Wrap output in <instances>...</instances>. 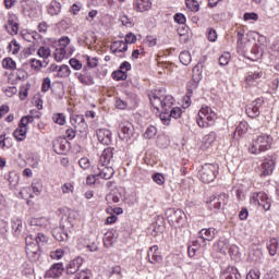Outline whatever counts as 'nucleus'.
Returning <instances> with one entry per match:
<instances>
[{"mask_svg": "<svg viewBox=\"0 0 279 279\" xmlns=\"http://www.w3.org/2000/svg\"><path fill=\"white\" fill-rule=\"evenodd\" d=\"M271 143L274 138L269 134H260L253 138L251 146L248 147L250 154L258 155L267 149H271Z\"/></svg>", "mask_w": 279, "mask_h": 279, "instance_id": "nucleus-1", "label": "nucleus"}, {"mask_svg": "<svg viewBox=\"0 0 279 279\" xmlns=\"http://www.w3.org/2000/svg\"><path fill=\"white\" fill-rule=\"evenodd\" d=\"M171 117H175V108L173 107V97L163 96L162 109L159 114V119L162 121L163 125H169L171 123Z\"/></svg>", "mask_w": 279, "mask_h": 279, "instance_id": "nucleus-2", "label": "nucleus"}, {"mask_svg": "<svg viewBox=\"0 0 279 279\" xmlns=\"http://www.w3.org/2000/svg\"><path fill=\"white\" fill-rule=\"evenodd\" d=\"M217 119V113L209 107H202L196 117L198 128H210Z\"/></svg>", "mask_w": 279, "mask_h": 279, "instance_id": "nucleus-3", "label": "nucleus"}, {"mask_svg": "<svg viewBox=\"0 0 279 279\" xmlns=\"http://www.w3.org/2000/svg\"><path fill=\"white\" fill-rule=\"evenodd\" d=\"M217 175H219V165L217 163H205L199 170V178L204 184L215 182Z\"/></svg>", "mask_w": 279, "mask_h": 279, "instance_id": "nucleus-4", "label": "nucleus"}, {"mask_svg": "<svg viewBox=\"0 0 279 279\" xmlns=\"http://www.w3.org/2000/svg\"><path fill=\"white\" fill-rule=\"evenodd\" d=\"M29 123H34V117H22L17 128L13 132V138H15V141L21 143L27 138V132H29Z\"/></svg>", "mask_w": 279, "mask_h": 279, "instance_id": "nucleus-5", "label": "nucleus"}, {"mask_svg": "<svg viewBox=\"0 0 279 279\" xmlns=\"http://www.w3.org/2000/svg\"><path fill=\"white\" fill-rule=\"evenodd\" d=\"M215 236H217V229L215 228H207L202 229L198 232L196 240L193 242L194 247H206L210 241H215Z\"/></svg>", "mask_w": 279, "mask_h": 279, "instance_id": "nucleus-6", "label": "nucleus"}, {"mask_svg": "<svg viewBox=\"0 0 279 279\" xmlns=\"http://www.w3.org/2000/svg\"><path fill=\"white\" fill-rule=\"evenodd\" d=\"M25 243L27 257L31 258V260H38V258H40V246L34 241V235H27Z\"/></svg>", "mask_w": 279, "mask_h": 279, "instance_id": "nucleus-7", "label": "nucleus"}, {"mask_svg": "<svg viewBox=\"0 0 279 279\" xmlns=\"http://www.w3.org/2000/svg\"><path fill=\"white\" fill-rule=\"evenodd\" d=\"M93 173L102 180H110L114 175V169L108 165L98 163L92 167Z\"/></svg>", "mask_w": 279, "mask_h": 279, "instance_id": "nucleus-8", "label": "nucleus"}, {"mask_svg": "<svg viewBox=\"0 0 279 279\" xmlns=\"http://www.w3.org/2000/svg\"><path fill=\"white\" fill-rule=\"evenodd\" d=\"M105 213L109 215L105 219V226H114L117 221H119L118 215H123V208L122 207H114V206H108L105 209Z\"/></svg>", "mask_w": 279, "mask_h": 279, "instance_id": "nucleus-9", "label": "nucleus"}, {"mask_svg": "<svg viewBox=\"0 0 279 279\" xmlns=\"http://www.w3.org/2000/svg\"><path fill=\"white\" fill-rule=\"evenodd\" d=\"M274 169H276V161L274 159H265L256 171L260 178H267V175L274 173Z\"/></svg>", "mask_w": 279, "mask_h": 279, "instance_id": "nucleus-10", "label": "nucleus"}, {"mask_svg": "<svg viewBox=\"0 0 279 279\" xmlns=\"http://www.w3.org/2000/svg\"><path fill=\"white\" fill-rule=\"evenodd\" d=\"M264 100L263 98H257L246 106V114L251 119H256L260 117V108H263Z\"/></svg>", "mask_w": 279, "mask_h": 279, "instance_id": "nucleus-11", "label": "nucleus"}, {"mask_svg": "<svg viewBox=\"0 0 279 279\" xmlns=\"http://www.w3.org/2000/svg\"><path fill=\"white\" fill-rule=\"evenodd\" d=\"M252 199L253 204H258L264 210H271V198L264 192L254 193Z\"/></svg>", "mask_w": 279, "mask_h": 279, "instance_id": "nucleus-12", "label": "nucleus"}, {"mask_svg": "<svg viewBox=\"0 0 279 279\" xmlns=\"http://www.w3.org/2000/svg\"><path fill=\"white\" fill-rule=\"evenodd\" d=\"M148 97L153 108L157 110V112H161L162 114V101L165 98V95H162V90L150 92Z\"/></svg>", "mask_w": 279, "mask_h": 279, "instance_id": "nucleus-13", "label": "nucleus"}, {"mask_svg": "<svg viewBox=\"0 0 279 279\" xmlns=\"http://www.w3.org/2000/svg\"><path fill=\"white\" fill-rule=\"evenodd\" d=\"M71 125L75 128L81 134L88 130V123L84 119V114H75L70 119Z\"/></svg>", "mask_w": 279, "mask_h": 279, "instance_id": "nucleus-14", "label": "nucleus"}, {"mask_svg": "<svg viewBox=\"0 0 279 279\" xmlns=\"http://www.w3.org/2000/svg\"><path fill=\"white\" fill-rule=\"evenodd\" d=\"M151 0H133L132 8L134 12L143 14L145 12H149L153 8Z\"/></svg>", "mask_w": 279, "mask_h": 279, "instance_id": "nucleus-15", "label": "nucleus"}, {"mask_svg": "<svg viewBox=\"0 0 279 279\" xmlns=\"http://www.w3.org/2000/svg\"><path fill=\"white\" fill-rule=\"evenodd\" d=\"M4 27L10 36H16L19 34V17L15 14H9Z\"/></svg>", "mask_w": 279, "mask_h": 279, "instance_id": "nucleus-16", "label": "nucleus"}, {"mask_svg": "<svg viewBox=\"0 0 279 279\" xmlns=\"http://www.w3.org/2000/svg\"><path fill=\"white\" fill-rule=\"evenodd\" d=\"M132 134H134L132 123L122 122L119 124V138H121V141H130V138H132Z\"/></svg>", "mask_w": 279, "mask_h": 279, "instance_id": "nucleus-17", "label": "nucleus"}, {"mask_svg": "<svg viewBox=\"0 0 279 279\" xmlns=\"http://www.w3.org/2000/svg\"><path fill=\"white\" fill-rule=\"evenodd\" d=\"M147 259L151 265H158L162 263V255H160V251H158V245H153L148 248Z\"/></svg>", "mask_w": 279, "mask_h": 279, "instance_id": "nucleus-18", "label": "nucleus"}, {"mask_svg": "<svg viewBox=\"0 0 279 279\" xmlns=\"http://www.w3.org/2000/svg\"><path fill=\"white\" fill-rule=\"evenodd\" d=\"M110 51L114 53V56H119V58H125L123 54L128 51V44L123 40L113 41L110 46Z\"/></svg>", "mask_w": 279, "mask_h": 279, "instance_id": "nucleus-19", "label": "nucleus"}, {"mask_svg": "<svg viewBox=\"0 0 279 279\" xmlns=\"http://www.w3.org/2000/svg\"><path fill=\"white\" fill-rule=\"evenodd\" d=\"M96 135L101 145H110L112 143V133L108 129H98Z\"/></svg>", "mask_w": 279, "mask_h": 279, "instance_id": "nucleus-20", "label": "nucleus"}, {"mask_svg": "<svg viewBox=\"0 0 279 279\" xmlns=\"http://www.w3.org/2000/svg\"><path fill=\"white\" fill-rule=\"evenodd\" d=\"M83 263H84V259H82V257H76L72 259L65 268V272L68 274V276H73V274H77Z\"/></svg>", "mask_w": 279, "mask_h": 279, "instance_id": "nucleus-21", "label": "nucleus"}, {"mask_svg": "<svg viewBox=\"0 0 279 279\" xmlns=\"http://www.w3.org/2000/svg\"><path fill=\"white\" fill-rule=\"evenodd\" d=\"M64 272V264L56 263L53 264L48 270L47 276L48 278H60Z\"/></svg>", "mask_w": 279, "mask_h": 279, "instance_id": "nucleus-22", "label": "nucleus"}, {"mask_svg": "<svg viewBox=\"0 0 279 279\" xmlns=\"http://www.w3.org/2000/svg\"><path fill=\"white\" fill-rule=\"evenodd\" d=\"M112 158H114V148L107 147L102 150L98 165H110Z\"/></svg>", "mask_w": 279, "mask_h": 279, "instance_id": "nucleus-23", "label": "nucleus"}, {"mask_svg": "<svg viewBox=\"0 0 279 279\" xmlns=\"http://www.w3.org/2000/svg\"><path fill=\"white\" fill-rule=\"evenodd\" d=\"M75 77H77L78 82L84 86H93V84H95L93 75L86 72V70H84V73L76 72Z\"/></svg>", "mask_w": 279, "mask_h": 279, "instance_id": "nucleus-24", "label": "nucleus"}, {"mask_svg": "<svg viewBox=\"0 0 279 279\" xmlns=\"http://www.w3.org/2000/svg\"><path fill=\"white\" fill-rule=\"evenodd\" d=\"M230 248V242L228 239H220L214 244V252H218L219 254H227Z\"/></svg>", "mask_w": 279, "mask_h": 279, "instance_id": "nucleus-25", "label": "nucleus"}, {"mask_svg": "<svg viewBox=\"0 0 279 279\" xmlns=\"http://www.w3.org/2000/svg\"><path fill=\"white\" fill-rule=\"evenodd\" d=\"M177 32L180 43H189V27L186 24L177 25Z\"/></svg>", "mask_w": 279, "mask_h": 279, "instance_id": "nucleus-26", "label": "nucleus"}, {"mask_svg": "<svg viewBox=\"0 0 279 279\" xmlns=\"http://www.w3.org/2000/svg\"><path fill=\"white\" fill-rule=\"evenodd\" d=\"M149 230L151 236H158V234L165 232V222H162V220H157L150 225Z\"/></svg>", "mask_w": 279, "mask_h": 279, "instance_id": "nucleus-27", "label": "nucleus"}, {"mask_svg": "<svg viewBox=\"0 0 279 279\" xmlns=\"http://www.w3.org/2000/svg\"><path fill=\"white\" fill-rule=\"evenodd\" d=\"M225 279H241V272L234 266H229L222 271Z\"/></svg>", "mask_w": 279, "mask_h": 279, "instance_id": "nucleus-28", "label": "nucleus"}, {"mask_svg": "<svg viewBox=\"0 0 279 279\" xmlns=\"http://www.w3.org/2000/svg\"><path fill=\"white\" fill-rule=\"evenodd\" d=\"M47 12L50 16H58L62 12V4L56 0H52L47 8Z\"/></svg>", "mask_w": 279, "mask_h": 279, "instance_id": "nucleus-29", "label": "nucleus"}, {"mask_svg": "<svg viewBox=\"0 0 279 279\" xmlns=\"http://www.w3.org/2000/svg\"><path fill=\"white\" fill-rule=\"evenodd\" d=\"M193 86H194V83H190L187 85V92L181 104V108H183V110H186V108L191 106V97H193Z\"/></svg>", "mask_w": 279, "mask_h": 279, "instance_id": "nucleus-30", "label": "nucleus"}, {"mask_svg": "<svg viewBox=\"0 0 279 279\" xmlns=\"http://www.w3.org/2000/svg\"><path fill=\"white\" fill-rule=\"evenodd\" d=\"M52 147L56 154H64V151H66V140L57 138L53 142Z\"/></svg>", "mask_w": 279, "mask_h": 279, "instance_id": "nucleus-31", "label": "nucleus"}, {"mask_svg": "<svg viewBox=\"0 0 279 279\" xmlns=\"http://www.w3.org/2000/svg\"><path fill=\"white\" fill-rule=\"evenodd\" d=\"M53 56H54L56 62H62L64 58H69L72 54L70 50H64L63 48H57L54 50Z\"/></svg>", "mask_w": 279, "mask_h": 279, "instance_id": "nucleus-32", "label": "nucleus"}, {"mask_svg": "<svg viewBox=\"0 0 279 279\" xmlns=\"http://www.w3.org/2000/svg\"><path fill=\"white\" fill-rule=\"evenodd\" d=\"M248 130V124L245 121L240 122V124L235 128V131L233 133V138H239L240 136H243V134H246Z\"/></svg>", "mask_w": 279, "mask_h": 279, "instance_id": "nucleus-33", "label": "nucleus"}, {"mask_svg": "<svg viewBox=\"0 0 279 279\" xmlns=\"http://www.w3.org/2000/svg\"><path fill=\"white\" fill-rule=\"evenodd\" d=\"M38 58H41L44 62H47L48 58H51V48L49 46H41L37 49Z\"/></svg>", "mask_w": 279, "mask_h": 279, "instance_id": "nucleus-34", "label": "nucleus"}, {"mask_svg": "<svg viewBox=\"0 0 279 279\" xmlns=\"http://www.w3.org/2000/svg\"><path fill=\"white\" fill-rule=\"evenodd\" d=\"M29 189H32L34 195H39L40 193H43V183H40L39 181L33 182L31 187H24L22 190V195H24V193H27Z\"/></svg>", "mask_w": 279, "mask_h": 279, "instance_id": "nucleus-35", "label": "nucleus"}, {"mask_svg": "<svg viewBox=\"0 0 279 279\" xmlns=\"http://www.w3.org/2000/svg\"><path fill=\"white\" fill-rule=\"evenodd\" d=\"M59 49H64V51H70L73 56V48L71 47V39L69 37H61L59 39Z\"/></svg>", "mask_w": 279, "mask_h": 279, "instance_id": "nucleus-36", "label": "nucleus"}, {"mask_svg": "<svg viewBox=\"0 0 279 279\" xmlns=\"http://www.w3.org/2000/svg\"><path fill=\"white\" fill-rule=\"evenodd\" d=\"M191 182L192 180L190 178L182 180L179 184V193H181V195H189V191H191Z\"/></svg>", "mask_w": 279, "mask_h": 279, "instance_id": "nucleus-37", "label": "nucleus"}, {"mask_svg": "<svg viewBox=\"0 0 279 279\" xmlns=\"http://www.w3.org/2000/svg\"><path fill=\"white\" fill-rule=\"evenodd\" d=\"M21 36L26 43H34L38 40V32L22 31Z\"/></svg>", "mask_w": 279, "mask_h": 279, "instance_id": "nucleus-38", "label": "nucleus"}, {"mask_svg": "<svg viewBox=\"0 0 279 279\" xmlns=\"http://www.w3.org/2000/svg\"><path fill=\"white\" fill-rule=\"evenodd\" d=\"M204 64L197 63L193 70H192V77L194 82H199L202 80V73H203Z\"/></svg>", "mask_w": 279, "mask_h": 279, "instance_id": "nucleus-39", "label": "nucleus"}, {"mask_svg": "<svg viewBox=\"0 0 279 279\" xmlns=\"http://www.w3.org/2000/svg\"><path fill=\"white\" fill-rule=\"evenodd\" d=\"M106 202L108 206H112V204H119V202H121V196L114 192H109L106 195Z\"/></svg>", "mask_w": 279, "mask_h": 279, "instance_id": "nucleus-40", "label": "nucleus"}, {"mask_svg": "<svg viewBox=\"0 0 279 279\" xmlns=\"http://www.w3.org/2000/svg\"><path fill=\"white\" fill-rule=\"evenodd\" d=\"M267 250L270 256H276V254H278V239L271 238L267 244Z\"/></svg>", "mask_w": 279, "mask_h": 279, "instance_id": "nucleus-41", "label": "nucleus"}, {"mask_svg": "<svg viewBox=\"0 0 279 279\" xmlns=\"http://www.w3.org/2000/svg\"><path fill=\"white\" fill-rule=\"evenodd\" d=\"M83 43H85L87 46L95 45L97 43V37L95 36V33L93 32H86L83 35L82 38Z\"/></svg>", "mask_w": 279, "mask_h": 279, "instance_id": "nucleus-42", "label": "nucleus"}, {"mask_svg": "<svg viewBox=\"0 0 279 279\" xmlns=\"http://www.w3.org/2000/svg\"><path fill=\"white\" fill-rule=\"evenodd\" d=\"M260 77H263V71L254 72L245 77V82L248 86H252L254 82H256V80H260Z\"/></svg>", "mask_w": 279, "mask_h": 279, "instance_id": "nucleus-43", "label": "nucleus"}, {"mask_svg": "<svg viewBox=\"0 0 279 279\" xmlns=\"http://www.w3.org/2000/svg\"><path fill=\"white\" fill-rule=\"evenodd\" d=\"M259 58H263V48H260V46H254L251 49V57H248V60H259Z\"/></svg>", "mask_w": 279, "mask_h": 279, "instance_id": "nucleus-44", "label": "nucleus"}, {"mask_svg": "<svg viewBox=\"0 0 279 279\" xmlns=\"http://www.w3.org/2000/svg\"><path fill=\"white\" fill-rule=\"evenodd\" d=\"M175 215L178 217L177 223H179V227L186 228V214H184L182 209H177Z\"/></svg>", "mask_w": 279, "mask_h": 279, "instance_id": "nucleus-45", "label": "nucleus"}, {"mask_svg": "<svg viewBox=\"0 0 279 279\" xmlns=\"http://www.w3.org/2000/svg\"><path fill=\"white\" fill-rule=\"evenodd\" d=\"M216 141H217V133H215V132H209L203 138V143H204L205 147H210V145H213V143H215Z\"/></svg>", "mask_w": 279, "mask_h": 279, "instance_id": "nucleus-46", "label": "nucleus"}, {"mask_svg": "<svg viewBox=\"0 0 279 279\" xmlns=\"http://www.w3.org/2000/svg\"><path fill=\"white\" fill-rule=\"evenodd\" d=\"M107 274L110 278H112V276H119V278H123L122 268L119 265H114V266L110 267L107 270Z\"/></svg>", "mask_w": 279, "mask_h": 279, "instance_id": "nucleus-47", "label": "nucleus"}, {"mask_svg": "<svg viewBox=\"0 0 279 279\" xmlns=\"http://www.w3.org/2000/svg\"><path fill=\"white\" fill-rule=\"evenodd\" d=\"M2 66L8 71H14L16 69V61H13L12 58H4L2 60Z\"/></svg>", "mask_w": 279, "mask_h": 279, "instance_id": "nucleus-48", "label": "nucleus"}, {"mask_svg": "<svg viewBox=\"0 0 279 279\" xmlns=\"http://www.w3.org/2000/svg\"><path fill=\"white\" fill-rule=\"evenodd\" d=\"M29 88H32V85L29 83L21 86L19 97L22 101L27 99V95H29Z\"/></svg>", "mask_w": 279, "mask_h": 279, "instance_id": "nucleus-49", "label": "nucleus"}, {"mask_svg": "<svg viewBox=\"0 0 279 279\" xmlns=\"http://www.w3.org/2000/svg\"><path fill=\"white\" fill-rule=\"evenodd\" d=\"M156 134H158V129H156V126L154 125H149L145 133H144V138H147L148 141L151 140V138H155L156 137Z\"/></svg>", "mask_w": 279, "mask_h": 279, "instance_id": "nucleus-50", "label": "nucleus"}, {"mask_svg": "<svg viewBox=\"0 0 279 279\" xmlns=\"http://www.w3.org/2000/svg\"><path fill=\"white\" fill-rule=\"evenodd\" d=\"M13 145L11 137H5L3 135H0V147L1 149H10Z\"/></svg>", "mask_w": 279, "mask_h": 279, "instance_id": "nucleus-51", "label": "nucleus"}, {"mask_svg": "<svg viewBox=\"0 0 279 279\" xmlns=\"http://www.w3.org/2000/svg\"><path fill=\"white\" fill-rule=\"evenodd\" d=\"M52 121L57 123V125H64L66 123V116H64V113H53Z\"/></svg>", "mask_w": 279, "mask_h": 279, "instance_id": "nucleus-52", "label": "nucleus"}, {"mask_svg": "<svg viewBox=\"0 0 279 279\" xmlns=\"http://www.w3.org/2000/svg\"><path fill=\"white\" fill-rule=\"evenodd\" d=\"M179 60L184 66L191 64V53L189 51H183L179 54Z\"/></svg>", "mask_w": 279, "mask_h": 279, "instance_id": "nucleus-53", "label": "nucleus"}, {"mask_svg": "<svg viewBox=\"0 0 279 279\" xmlns=\"http://www.w3.org/2000/svg\"><path fill=\"white\" fill-rule=\"evenodd\" d=\"M112 78L116 82H121L128 80V72H123V70H117L112 73Z\"/></svg>", "mask_w": 279, "mask_h": 279, "instance_id": "nucleus-54", "label": "nucleus"}, {"mask_svg": "<svg viewBox=\"0 0 279 279\" xmlns=\"http://www.w3.org/2000/svg\"><path fill=\"white\" fill-rule=\"evenodd\" d=\"M207 204L210 208H215L216 210H221V203L217 196H210L207 201Z\"/></svg>", "mask_w": 279, "mask_h": 279, "instance_id": "nucleus-55", "label": "nucleus"}, {"mask_svg": "<svg viewBox=\"0 0 279 279\" xmlns=\"http://www.w3.org/2000/svg\"><path fill=\"white\" fill-rule=\"evenodd\" d=\"M57 75L58 77H69L71 75V68L66 64L59 66Z\"/></svg>", "mask_w": 279, "mask_h": 279, "instance_id": "nucleus-56", "label": "nucleus"}, {"mask_svg": "<svg viewBox=\"0 0 279 279\" xmlns=\"http://www.w3.org/2000/svg\"><path fill=\"white\" fill-rule=\"evenodd\" d=\"M61 191L64 195L73 194L75 191V185L72 182H66L61 185Z\"/></svg>", "mask_w": 279, "mask_h": 279, "instance_id": "nucleus-57", "label": "nucleus"}, {"mask_svg": "<svg viewBox=\"0 0 279 279\" xmlns=\"http://www.w3.org/2000/svg\"><path fill=\"white\" fill-rule=\"evenodd\" d=\"M65 251L62 248H57L56 251L50 252V258L52 260H61L64 257Z\"/></svg>", "mask_w": 279, "mask_h": 279, "instance_id": "nucleus-58", "label": "nucleus"}, {"mask_svg": "<svg viewBox=\"0 0 279 279\" xmlns=\"http://www.w3.org/2000/svg\"><path fill=\"white\" fill-rule=\"evenodd\" d=\"M185 4L191 12H199V2L197 0H185Z\"/></svg>", "mask_w": 279, "mask_h": 279, "instance_id": "nucleus-59", "label": "nucleus"}, {"mask_svg": "<svg viewBox=\"0 0 279 279\" xmlns=\"http://www.w3.org/2000/svg\"><path fill=\"white\" fill-rule=\"evenodd\" d=\"M34 241L39 247H43V245L49 241V238H47V235L44 233H38L36 236H34Z\"/></svg>", "mask_w": 279, "mask_h": 279, "instance_id": "nucleus-60", "label": "nucleus"}, {"mask_svg": "<svg viewBox=\"0 0 279 279\" xmlns=\"http://www.w3.org/2000/svg\"><path fill=\"white\" fill-rule=\"evenodd\" d=\"M9 51H10L13 56H16V53H19V51H21V45H19V41H16V39H13V40L9 44Z\"/></svg>", "mask_w": 279, "mask_h": 279, "instance_id": "nucleus-61", "label": "nucleus"}, {"mask_svg": "<svg viewBox=\"0 0 279 279\" xmlns=\"http://www.w3.org/2000/svg\"><path fill=\"white\" fill-rule=\"evenodd\" d=\"M8 182L10 186H16L19 184V173L12 171L8 174Z\"/></svg>", "mask_w": 279, "mask_h": 279, "instance_id": "nucleus-62", "label": "nucleus"}, {"mask_svg": "<svg viewBox=\"0 0 279 279\" xmlns=\"http://www.w3.org/2000/svg\"><path fill=\"white\" fill-rule=\"evenodd\" d=\"M206 37L209 40V43H216L217 41V31L213 27H208L206 31Z\"/></svg>", "mask_w": 279, "mask_h": 279, "instance_id": "nucleus-63", "label": "nucleus"}, {"mask_svg": "<svg viewBox=\"0 0 279 279\" xmlns=\"http://www.w3.org/2000/svg\"><path fill=\"white\" fill-rule=\"evenodd\" d=\"M246 279H260V270L251 269L246 275Z\"/></svg>", "mask_w": 279, "mask_h": 279, "instance_id": "nucleus-64", "label": "nucleus"}]
</instances>
